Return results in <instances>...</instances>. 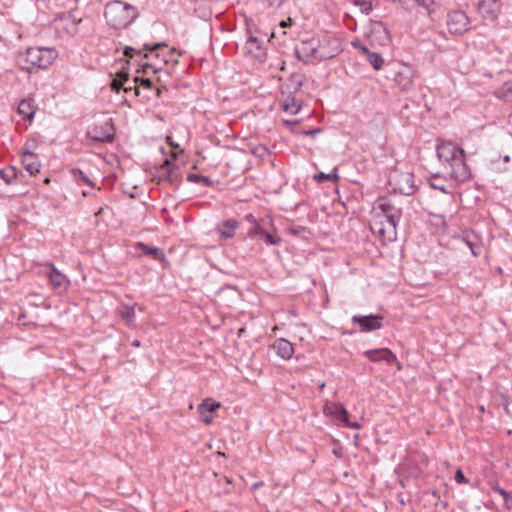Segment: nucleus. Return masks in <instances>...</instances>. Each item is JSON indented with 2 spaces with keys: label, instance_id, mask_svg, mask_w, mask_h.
Returning <instances> with one entry per match:
<instances>
[{
  "label": "nucleus",
  "instance_id": "nucleus-51",
  "mask_svg": "<svg viewBox=\"0 0 512 512\" xmlns=\"http://www.w3.org/2000/svg\"><path fill=\"white\" fill-rule=\"evenodd\" d=\"M132 345H133L134 347H139V346H140V342H139L138 340H134V341L132 342Z\"/></svg>",
  "mask_w": 512,
  "mask_h": 512
},
{
  "label": "nucleus",
  "instance_id": "nucleus-31",
  "mask_svg": "<svg viewBox=\"0 0 512 512\" xmlns=\"http://www.w3.org/2000/svg\"><path fill=\"white\" fill-rule=\"evenodd\" d=\"M117 79H114L111 83V89L116 91V92H119L121 89H123V85L126 84V82H128L129 80V77H128V73H125V72H121L117 75Z\"/></svg>",
  "mask_w": 512,
  "mask_h": 512
},
{
  "label": "nucleus",
  "instance_id": "nucleus-47",
  "mask_svg": "<svg viewBox=\"0 0 512 512\" xmlns=\"http://www.w3.org/2000/svg\"><path fill=\"white\" fill-rule=\"evenodd\" d=\"M318 133H320V129H312V130L305 131L306 135H310L312 137Z\"/></svg>",
  "mask_w": 512,
  "mask_h": 512
},
{
  "label": "nucleus",
  "instance_id": "nucleus-27",
  "mask_svg": "<svg viewBox=\"0 0 512 512\" xmlns=\"http://www.w3.org/2000/svg\"><path fill=\"white\" fill-rule=\"evenodd\" d=\"M282 109L290 114H297L300 110V103L292 95H286L282 100Z\"/></svg>",
  "mask_w": 512,
  "mask_h": 512
},
{
  "label": "nucleus",
  "instance_id": "nucleus-43",
  "mask_svg": "<svg viewBox=\"0 0 512 512\" xmlns=\"http://www.w3.org/2000/svg\"><path fill=\"white\" fill-rule=\"evenodd\" d=\"M267 1L269 3V6L274 7V8L280 7L283 2V0H267Z\"/></svg>",
  "mask_w": 512,
  "mask_h": 512
},
{
  "label": "nucleus",
  "instance_id": "nucleus-9",
  "mask_svg": "<svg viewBox=\"0 0 512 512\" xmlns=\"http://www.w3.org/2000/svg\"><path fill=\"white\" fill-rule=\"evenodd\" d=\"M81 21V18H77L71 12L62 13L55 19V29L67 36H74L78 32V25Z\"/></svg>",
  "mask_w": 512,
  "mask_h": 512
},
{
  "label": "nucleus",
  "instance_id": "nucleus-40",
  "mask_svg": "<svg viewBox=\"0 0 512 512\" xmlns=\"http://www.w3.org/2000/svg\"><path fill=\"white\" fill-rule=\"evenodd\" d=\"M162 47H166V44L165 43H156L155 45H153L151 47L149 45H147V44L144 46V48L146 50H150V51H156V50H158V49H160Z\"/></svg>",
  "mask_w": 512,
  "mask_h": 512
},
{
  "label": "nucleus",
  "instance_id": "nucleus-37",
  "mask_svg": "<svg viewBox=\"0 0 512 512\" xmlns=\"http://www.w3.org/2000/svg\"><path fill=\"white\" fill-rule=\"evenodd\" d=\"M353 3L356 6H359L361 9V12L364 14H369L373 9L372 3L370 0H353Z\"/></svg>",
  "mask_w": 512,
  "mask_h": 512
},
{
  "label": "nucleus",
  "instance_id": "nucleus-21",
  "mask_svg": "<svg viewBox=\"0 0 512 512\" xmlns=\"http://www.w3.org/2000/svg\"><path fill=\"white\" fill-rule=\"evenodd\" d=\"M304 80L305 77L302 74H292L283 86L282 96L284 97L285 94L292 95L298 92L303 86Z\"/></svg>",
  "mask_w": 512,
  "mask_h": 512
},
{
  "label": "nucleus",
  "instance_id": "nucleus-11",
  "mask_svg": "<svg viewBox=\"0 0 512 512\" xmlns=\"http://www.w3.org/2000/svg\"><path fill=\"white\" fill-rule=\"evenodd\" d=\"M352 322L359 325L360 332L366 333L379 330L383 327V317L381 315H354Z\"/></svg>",
  "mask_w": 512,
  "mask_h": 512
},
{
  "label": "nucleus",
  "instance_id": "nucleus-49",
  "mask_svg": "<svg viewBox=\"0 0 512 512\" xmlns=\"http://www.w3.org/2000/svg\"><path fill=\"white\" fill-rule=\"evenodd\" d=\"M264 485V483L262 481H259V482H256L252 485V489L253 490H257L259 489L260 487H262Z\"/></svg>",
  "mask_w": 512,
  "mask_h": 512
},
{
  "label": "nucleus",
  "instance_id": "nucleus-6",
  "mask_svg": "<svg viewBox=\"0 0 512 512\" xmlns=\"http://www.w3.org/2000/svg\"><path fill=\"white\" fill-rule=\"evenodd\" d=\"M391 74L392 80L401 90L408 91L413 87L415 71L412 66L399 63L391 70Z\"/></svg>",
  "mask_w": 512,
  "mask_h": 512
},
{
  "label": "nucleus",
  "instance_id": "nucleus-12",
  "mask_svg": "<svg viewBox=\"0 0 512 512\" xmlns=\"http://www.w3.org/2000/svg\"><path fill=\"white\" fill-rule=\"evenodd\" d=\"M340 51L339 41L336 38L325 36L319 38L318 59L319 62L335 57Z\"/></svg>",
  "mask_w": 512,
  "mask_h": 512
},
{
  "label": "nucleus",
  "instance_id": "nucleus-5",
  "mask_svg": "<svg viewBox=\"0 0 512 512\" xmlns=\"http://www.w3.org/2000/svg\"><path fill=\"white\" fill-rule=\"evenodd\" d=\"M319 38L312 37L307 40H302L295 48V53L298 59L304 63H317L318 59Z\"/></svg>",
  "mask_w": 512,
  "mask_h": 512
},
{
  "label": "nucleus",
  "instance_id": "nucleus-26",
  "mask_svg": "<svg viewBox=\"0 0 512 512\" xmlns=\"http://www.w3.org/2000/svg\"><path fill=\"white\" fill-rule=\"evenodd\" d=\"M466 245L469 247L472 255L478 257L482 252V244L474 233H467L463 237Z\"/></svg>",
  "mask_w": 512,
  "mask_h": 512
},
{
  "label": "nucleus",
  "instance_id": "nucleus-20",
  "mask_svg": "<svg viewBox=\"0 0 512 512\" xmlns=\"http://www.w3.org/2000/svg\"><path fill=\"white\" fill-rule=\"evenodd\" d=\"M161 176L169 183L177 184L181 178L179 167L172 164L169 159H166L164 165L161 167Z\"/></svg>",
  "mask_w": 512,
  "mask_h": 512
},
{
  "label": "nucleus",
  "instance_id": "nucleus-50",
  "mask_svg": "<svg viewBox=\"0 0 512 512\" xmlns=\"http://www.w3.org/2000/svg\"><path fill=\"white\" fill-rule=\"evenodd\" d=\"M283 122L285 125H293L296 123V121H291V120H283Z\"/></svg>",
  "mask_w": 512,
  "mask_h": 512
},
{
  "label": "nucleus",
  "instance_id": "nucleus-24",
  "mask_svg": "<svg viewBox=\"0 0 512 512\" xmlns=\"http://www.w3.org/2000/svg\"><path fill=\"white\" fill-rule=\"evenodd\" d=\"M239 227V222L235 219L225 220L217 225V232L221 239H229L233 237L236 229Z\"/></svg>",
  "mask_w": 512,
  "mask_h": 512
},
{
  "label": "nucleus",
  "instance_id": "nucleus-52",
  "mask_svg": "<svg viewBox=\"0 0 512 512\" xmlns=\"http://www.w3.org/2000/svg\"><path fill=\"white\" fill-rule=\"evenodd\" d=\"M503 160H504V162H509L510 157H509L508 155H505V156L503 157Z\"/></svg>",
  "mask_w": 512,
  "mask_h": 512
},
{
  "label": "nucleus",
  "instance_id": "nucleus-8",
  "mask_svg": "<svg viewBox=\"0 0 512 512\" xmlns=\"http://www.w3.org/2000/svg\"><path fill=\"white\" fill-rule=\"evenodd\" d=\"M469 18L462 10L448 12L446 26L451 34L461 35L469 29Z\"/></svg>",
  "mask_w": 512,
  "mask_h": 512
},
{
  "label": "nucleus",
  "instance_id": "nucleus-35",
  "mask_svg": "<svg viewBox=\"0 0 512 512\" xmlns=\"http://www.w3.org/2000/svg\"><path fill=\"white\" fill-rule=\"evenodd\" d=\"M74 179L78 182L85 183L91 187H94V183L89 179L87 174L80 169H72L71 171Z\"/></svg>",
  "mask_w": 512,
  "mask_h": 512
},
{
  "label": "nucleus",
  "instance_id": "nucleus-36",
  "mask_svg": "<svg viewBox=\"0 0 512 512\" xmlns=\"http://www.w3.org/2000/svg\"><path fill=\"white\" fill-rule=\"evenodd\" d=\"M187 180L189 182L202 183L205 186H210L212 184V181L208 177L198 174H189Z\"/></svg>",
  "mask_w": 512,
  "mask_h": 512
},
{
  "label": "nucleus",
  "instance_id": "nucleus-42",
  "mask_svg": "<svg viewBox=\"0 0 512 512\" xmlns=\"http://www.w3.org/2000/svg\"><path fill=\"white\" fill-rule=\"evenodd\" d=\"M123 90H124L125 92H128V91H132V90H134V91H135V94H136V95H139V87H137V86H133V87H132V86H126V85L124 84V85H123Z\"/></svg>",
  "mask_w": 512,
  "mask_h": 512
},
{
  "label": "nucleus",
  "instance_id": "nucleus-18",
  "mask_svg": "<svg viewBox=\"0 0 512 512\" xmlns=\"http://www.w3.org/2000/svg\"><path fill=\"white\" fill-rule=\"evenodd\" d=\"M22 164L30 175H35L40 171L41 163L38 156L29 150L22 152Z\"/></svg>",
  "mask_w": 512,
  "mask_h": 512
},
{
  "label": "nucleus",
  "instance_id": "nucleus-48",
  "mask_svg": "<svg viewBox=\"0 0 512 512\" xmlns=\"http://www.w3.org/2000/svg\"><path fill=\"white\" fill-rule=\"evenodd\" d=\"M304 230H305V228H304V227H302V226H298V227H296V228L291 229V232H292L293 234H300V233H301L302 231H304Z\"/></svg>",
  "mask_w": 512,
  "mask_h": 512
},
{
  "label": "nucleus",
  "instance_id": "nucleus-32",
  "mask_svg": "<svg viewBox=\"0 0 512 512\" xmlns=\"http://www.w3.org/2000/svg\"><path fill=\"white\" fill-rule=\"evenodd\" d=\"M314 179L318 183H322L325 180L332 181L333 183H336L339 180V176L337 174V168H334L333 173L326 174V173L320 172L318 174H315Z\"/></svg>",
  "mask_w": 512,
  "mask_h": 512
},
{
  "label": "nucleus",
  "instance_id": "nucleus-17",
  "mask_svg": "<svg viewBox=\"0 0 512 512\" xmlns=\"http://www.w3.org/2000/svg\"><path fill=\"white\" fill-rule=\"evenodd\" d=\"M48 268L47 275L50 281V284L55 289L65 290L69 284V280L67 277L62 274L53 264L48 263L46 265Z\"/></svg>",
  "mask_w": 512,
  "mask_h": 512
},
{
  "label": "nucleus",
  "instance_id": "nucleus-38",
  "mask_svg": "<svg viewBox=\"0 0 512 512\" xmlns=\"http://www.w3.org/2000/svg\"><path fill=\"white\" fill-rule=\"evenodd\" d=\"M495 490L503 497L505 505L512 509V492H507L502 488H496Z\"/></svg>",
  "mask_w": 512,
  "mask_h": 512
},
{
  "label": "nucleus",
  "instance_id": "nucleus-33",
  "mask_svg": "<svg viewBox=\"0 0 512 512\" xmlns=\"http://www.w3.org/2000/svg\"><path fill=\"white\" fill-rule=\"evenodd\" d=\"M15 167H8L0 170V178L3 179L7 184H11L16 179Z\"/></svg>",
  "mask_w": 512,
  "mask_h": 512
},
{
  "label": "nucleus",
  "instance_id": "nucleus-53",
  "mask_svg": "<svg viewBox=\"0 0 512 512\" xmlns=\"http://www.w3.org/2000/svg\"><path fill=\"white\" fill-rule=\"evenodd\" d=\"M172 61H173V64H174V65H177V64H178V60H177V59H173Z\"/></svg>",
  "mask_w": 512,
  "mask_h": 512
},
{
  "label": "nucleus",
  "instance_id": "nucleus-45",
  "mask_svg": "<svg viewBox=\"0 0 512 512\" xmlns=\"http://www.w3.org/2000/svg\"><path fill=\"white\" fill-rule=\"evenodd\" d=\"M134 52H135L134 48L127 46L124 50V55L127 57H132Z\"/></svg>",
  "mask_w": 512,
  "mask_h": 512
},
{
  "label": "nucleus",
  "instance_id": "nucleus-15",
  "mask_svg": "<svg viewBox=\"0 0 512 512\" xmlns=\"http://www.w3.org/2000/svg\"><path fill=\"white\" fill-rule=\"evenodd\" d=\"M244 50L246 54L260 62L265 60L266 50L263 46V41L255 36L248 37L244 46Z\"/></svg>",
  "mask_w": 512,
  "mask_h": 512
},
{
  "label": "nucleus",
  "instance_id": "nucleus-3",
  "mask_svg": "<svg viewBox=\"0 0 512 512\" xmlns=\"http://www.w3.org/2000/svg\"><path fill=\"white\" fill-rule=\"evenodd\" d=\"M58 52L55 49L47 47H30L25 51L22 60L23 68L28 72L34 69H46L57 58Z\"/></svg>",
  "mask_w": 512,
  "mask_h": 512
},
{
  "label": "nucleus",
  "instance_id": "nucleus-29",
  "mask_svg": "<svg viewBox=\"0 0 512 512\" xmlns=\"http://www.w3.org/2000/svg\"><path fill=\"white\" fill-rule=\"evenodd\" d=\"M446 180L441 178L439 175L437 174H434L430 180H429V184L431 186V188L433 189H436V190H439L445 194H450L451 193V190L449 189V187L445 184Z\"/></svg>",
  "mask_w": 512,
  "mask_h": 512
},
{
  "label": "nucleus",
  "instance_id": "nucleus-46",
  "mask_svg": "<svg viewBox=\"0 0 512 512\" xmlns=\"http://www.w3.org/2000/svg\"><path fill=\"white\" fill-rule=\"evenodd\" d=\"M291 22H292V20L289 18V19H288V20H286V21H285V20L281 21V22H280V24H279V26H280L281 28H286V27H288V26H290V25H291Z\"/></svg>",
  "mask_w": 512,
  "mask_h": 512
},
{
  "label": "nucleus",
  "instance_id": "nucleus-1",
  "mask_svg": "<svg viewBox=\"0 0 512 512\" xmlns=\"http://www.w3.org/2000/svg\"><path fill=\"white\" fill-rule=\"evenodd\" d=\"M436 153L450 177L456 182H465L471 177L466 164L464 150L451 141L438 140Z\"/></svg>",
  "mask_w": 512,
  "mask_h": 512
},
{
  "label": "nucleus",
  "instance_id": "nucleus-39",
  "mask_svg": "<svg viewBox=\"0 0 512 512\" xmlns=\"http://www.w3.org/2000/svg\"><path fill=\"white\" fill-rule=\"evenodd\" d=\"M454 479L457 483L461 484V483H466L467 482V479L465 478L462 470L458 469L455 473V476H454Z\"/></svg>",
  "mask_w": 512,
  "mask_h": 512
},
{
  "label": "nucleus",
  "instance_id": "nucleus-44",
  "mask_svg": "<svg viewBox=\"0 0 512 512\" xmlns=\"http://www.w3.org/2000/svg\"><path fill=\"white\" fill-rule=\"evenodd\" d=\"M332 452L338 458H342V456H343V449H342V447H336V448L333 449Z\"/></svg>",
  "mask_w": 512,
  "mask_h": 512
},
{
  "label": "nucleus",
  "instance_id": "nucleus-10",
  "mask_svg": "<svg viewBox=\"0 0 512 512\" xmlns=\"http://www.w3.org/2000/svg\"><path fill=\"white\" fill-rule=\"evenodd\" d=\"M389 183L393 186L394 190L401 194L411 195L414 193V177L410 172L394 173L390 176Z\"/></svg>",
  "mask_w": 512,
  "mask_h": 512
},
{
  "label": "nucleus",
  "instance_id": "nucleus-41",
  "mask_svg": "<svg viewBox=\"0 0 512 512\" xmlns=\"http://www.w3.org/2000/svg\"><path fill=\"white\" fill-rule=\"evenodd\" d=\"M140 85L143 88L150 89L152 87V81L148 78H143V79H140Z\"/></svg>",
  "mask_w": 512,
  "mask_h": 512
},
{
  "label": "nucleus",
  "instance_id": "nucleus-7",
  "mask_svg": "<svg viewBox=\"0 0 512 512\" xmlns=\"http://www.w3.org/2000/svg\"><path fill=\"white\" fill-rule=\"evenodd\" d=\"M323 413L331 417L333 421L338 424H342L345 427L359 429L360 425L356 422H350L348 420V412L341 403L326 402L323 406Z\"/></svg>",
  "mask_w": 512,
  "mask_h": 512
},
{
  "label": "nucleus",
  "instance_id": "nucleus-19",
  "mask_svg": "<svg viewBox=\"0 0 512 512\" xmlns=\"http://www.w3.org/2000/svg\"><path fill=\"white\" fill-rule=\"evenodd\" d=\"M272 349L278 356L285 360L292 358L294 354L293 344L284 338L276 339L272 344Z\"/></svg>",
  "mask_w": 512,
  "mask_h": 512
},
{
  "label": "nucleus",
  "instance_id": "nucleus-23",
  "mask_svg": "<svg viewBox=\"0 0 512 512\" xmlns=\"http://www.w3.org/2000/svg\"><path fill=\"white\" fill-rule=\"evenodd\" d=\"M498 0H480L478 3V10L483 17L494 20L497 17L499 6Z\"/></svg>",
  "mask_w": 512,
  "mask_h": 512
},
{
  "label": "nucleus",
  "instance_id": "nucleus-34",
  "mask_svg": "<svg viewBox=\"0 0 512 512\" xmlns=\"http://www.w3.org/2000/svg\"><path fill=\"white\" fill-rule=\"evenodd\" d=\"M89 135L92 139L100 142H111L113 140V135L111 133H101L98 132L97 128H94L89 132Z\"/></svg>",
  "mask_w": 512,
  "mask_h": 512
},
{
  "label": "nucleus",
  "instance_id": "nucleus-4",
  "mask_svg": "<svg viewBox=\"0 0 512 512\" xmlns=\"http://www.w3.org/2000/svg\"><path fill=\"white\" fill-rule=\"evenodd\" d=\"M375 210L377 211V216L382 219L380 223L384 225L378 232L383 235L385 233L395 234L402 214L401 209L395 206L389 199L380 198Z\"/></svg>",
  "mask_w": 512,
  "mask_h": 512
},
{
  "label": "nucleus",
  "instance_id": "nucleus-28",
  "mask_svg": "<svg viewBox=\"0 0 512 512\" xmlns=\"http://www.w3.org/2000/svg\"><path fill=\"white\" fill-rule=\"evenodd\" d=\"M137 246L139 247V249H141V251L145 254V255H151L154 257V259L156 260H160V261H166V257H165V254L164 252L160 249V248H157V247H150L144 243H141L139 242L137 244Z\"/></svg>",
  "mask_w": 512,
  "mask_h": 512
},
{
  "label": "nucleus",
  "instance_id": "nucleus-13",
  "mask_svg": "<svg viewBox=\"0 0 512 512\" xmlns=\"http://www.w3.org/2000/svg\"><path fill=\"white\" fill-rule=\"evenodd\" d=\"M248 236L258 237L263 240L267 245H278L281 242V238L277 235L269 233L266 231L264 226V221L256 222L248 231Z\"/></svg>",
  "mask_w": 512,
  "mask_h": 512
},
{
  "label": "nucleus",
  "instance_id": "nucleus-16",
  "mask_svg": "<svg viewBox=\"0 0 512 512\" xmlns=\"http://www.w3.org/2000/svg\"><path fill=\"white\" fill-rule=\"evenodd\" d=\"M220 408V403L207 398L198 405V413L200 419L205 424H211L213 421V413Z\"/></svg>",
  "mask_w": 512,
  "mask_h": 512
},
{
  "label": "nucleus",
  "instance_id": "nucleus-25",
  "mask_svg": "<svg viewBox=\"0 0 512 512\" xmlns=\"http://www.w3.org/2000/svg\"><path fill=\"white\" fill-rule=\"evenodd\" d=\"M18 113L23 116L24 119L31 120L35 115L34 101L30 98L23 99L18 105Z\"/></svg>",
  "mask_w": 512,
  "mask_h": 512
},
{
  "label": "nucleus",
  "instance_id": "nucleus-30",
  "mask_svg": "<svg viewBox=\"0 0 512 512\" xmlns=\"http://www.w3.org/2000/svg\"><path fill=\"white\" fill-rule=\"evenodd\" d=\"M119 314L128 325L133 324L135 320V311L132 306H124L119 310Z\"/></svg>",
  "mask_w": 512,
  "mask_h": 512
},
{
  "label": "nucleus",
  "instance_id": "nucleus-2",
  "mask_svg": "<svg viewBox=\"0 0 512 512\" xmlns=\"http://www.w3.org/2000/svg\"><path fill=\"white\" fill-rule=\"evenodd\" d=\"M138 16L135 6L120 0L110 1L104 8L106 23L117 30L128 28Z\"/></svg>",
  "mask_w": 512,
  "mask_h": 512
},
{
  "label": "nucleus",
  "instance_id": "nucleus-14",
  "mask_svg": "<svg viewBox=\"0 0 512 512\" xmlns=\"http://www.w3.org/2000/svg\"><path fill=\"white\" fill-rule=\"evenodd\" d=\"M364 355L372 362L385 361L388 364H397L398 370L401 369L400 363L397 361L395 354L388 348H379L367 350Z\"/></svg>",
  "mask_w": 512,
  "mask_h": 512
},
{
  "label": "nucleus",
  "instance_id": "nucleus-22",
  "mask_svg": "<svg viewBox=\"0 0 512 512\" xmlns=\"http://www.w3.org/2000/svg\"><path fill=\"white\" fill-rule=\"evenodd\" d=\"M354 47L366 55L367 61L375 70H380L383 65V58L379 53L371 52L366 46L360 42H353Z\"/></svg>",
  "mask_w": 512,
  "mask_h": 512
}]
</instances>
